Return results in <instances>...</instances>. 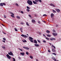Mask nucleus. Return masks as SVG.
<instances>
[{
	"instance_id": "f257e3e1",
	"label": "nucleus",
	"mask_w": 61,
	"mask_h": 61,
	"mask_svg": "<svg viewBox=\"0 0 61 61\" xmlns=\"http://www.w3.org/2000/svg\"><path fill=\"white\" fill-rule=\"evenodd\" d=\"M27 3L29 5H33V2L31 0H28L27 1Z\"/></svg>"
},
{
	"instance_id": "f03ea898",
	"label": "nucleus",
	"mask_w": 61,
	"mask_h": 61,
	"mask_svg": "<svg viewBox=\"0 0 61 61\" xmlns=\"http://www.w3.org/2000/svg\"><path fill=\"white\" fill-rule=\"evenodd\" d=\"M23 48L25 49H26V50H29V48L28 47H26L25 46L23 47Z\"/></svg>"
},
{
	"instance_id": "7ed1b4c3",
	"label": "nucleus",
	"mask_w": 61,
	"mask_h": 61,
	"mask_svg": "<svg viewBox=\"0 0 61 61\" xmlns=\"http://www.w3.org/2000/svg\"><path fill=\"white\" fill-rule=\"evenodd\" d=\"M6 56H7V57L9 58V59H11V57L8 54H7L6 55Z\"/></svg>"
},
{
	"instance_id": "20e7f679",
	"label": "nucleus",
	"mask_w": 61,
	"mask_h": 61,
	"mask_svg": "<svg viewBox=\"0 0 61 61\" xmlns=\"http://www.w3.org/2000/svg\"><path fill=\"white\" fill-rule=\"evenodd\" d=\"M52 34L53 36H57V34L56 33H52Z\"/></svg>"
},
{
	"instance_id": "39448f33",
	"label": "nucleus",
	"mask_w": 61,
	"mask_h": 61,
	"mask_svg": "<svg viewBox=\"0 0 61 61\" xmlns=\"http://www.w3.org/2000/svg\"><path fill=\"white\" fill-rule=\"evenodd\" d=\"M21 36L22 37H25V38H26V37H27L26 36L24 35L23 34H22L21 35Z\"/></svg>"
},
{
	"instance_id": "423d86ee",
	"label": "nucleus",
	"mask_w": 61,
	"mask_h": 61,
	"mask_svg": "<svg viewBox=\"0 0 61 61\" xmlns=\"http://www.w3.org/2000/svg\"><path fill=\"white\" fill-rule=\"evenodd\" d=\"M8 54L10 55H11V56H12L13 55V53L11 52H10V53H8Z\"/></svg>"
},
{
	"instance_id": "0eeeda50",
	"label": "nucleus",
	"mask_w": 61,
	"mask_h": 61,
	"mask_svg": "<svg viewBox=\"0 0 61 61\" xmlns=\"http://www.w3.org/2000/svg\"><path fill=\"white\" fill-rule=\"evenodd\" d=\"M54 15L53 13H51V18H53L54 17Z\"/></svg>"
},
{
	"instance_id": "6e6552de",
	"label": "nucleus",
	"mask_w": 61,
	"mask_h": 61,
	"mask_svg": "<svg viewBox=\"0 0 61 61\" xmlns=\"http://www.w3.org/2000/svg\"><path fill=\"white\" fill-rule=\"evenodd\" d=\"M50 40L51 41H53V40H56V39L55 38H51L50 39Z\"/></svg>"
},
{
	"instance_id": "1a4fd4ad",
	"label": "nucleus",
	"mask_w": 61,
	"mask_h": 61,
	"mask_svg": "<svg viewBox=\"0 0 61 61\" xmlns=\"http://www.w3.org/2000/svg\"><path fill=\"white\" fill-rule=\"evenodd\" d=\"M50 5L51 6H53V7H55V5H54L53 4H50Z\"/></svg>"
},
{
	"instance_id": "9d476101",
	"label": "nucleus",
	"mask_w": 61,
	"mask_h": 61,
	"mask_svg": "<svg viewBox=\"0 0 61 61\" xmlns=\"http://www.w3.org/2000/svg\"><path fill=\"white\" fill-rule=\"evenodd\" d=\"M34 46H36L37 47L38 46H39V45L38 44H35L34 45Z\"/></svg>"
},
{
	"instance_id": "9b49d317",
	"label": "nucleus",
	"mask_w": 61,
	"mask_h": 61,
	"mask_svg": "<svg viewBox=\"0 0 61 61\" xmlns=\"http://www.w3.org/2000/svg\"><path fill=\"white\" fill-rule=\"evenodd\" d=\"M32 22L33 23H36V21L34 19H33L32 20Z\"/></svg>"
},
{
	"instance_id": "f8f14e48",
	"label": "nucleus",
	"mask_w": 61,
	"mask_h": 61,
	"mask_svg": "<svg viewBox=\"0 0 61 61\" xmlns=\"http://www.w3.org/2000/svg\"><path fill=\"white\" fill-rule=\"evenodd\" d=\"M34 43H35V44H37V41H36V40H34Z\"/></svg>"
},
{
	"instance_id": "ddd939ff",
	"label": "nucleus",
	"mask_w": 61,
	"mask_h": 61,
	"mask_svg": "<svg viewBox=\"0 0 61 61\" xmlns=\"http://www.w3.org/2000/svg\"><path fill=\"white\" fill-rule=\"evenodd\" d=\"M20 55H22V56H24V55H25V53L24 52H21L20 53Z\"/></svg>"
},
{
	"instance_id": "4468645a",
	"label": "nucleus",
	"mask_w": 61,
	"mask_h": 61,
	"mask_svg": "<svg viewBox=\"0 0 61 61\" xmlns=\"http://www.w3.org/2000/svg\"><path fill=\"white\" fill-rule=\"evenodd\" d=\"M20 30L21 31V33H23V28L22 27L20 28Z\"/></svg>"
},
{
	"instance_id": "2eb2a0df",
	"label": "nucleus",
	"mask_w": 61,
	"mask_h": 61,
	"mask_svg": "<svg viewBox=\"0 0 61 61\" xmlns=\"http://www.w3.org/2000/svg\"><path fill=\"white\" fill-rule=\"evenodd\" d=\"M52 51L53 52H56V50L54 49H52Z\"/></svg>"
},
{
	"instance_id": "dca6fc26",
	"label": "nucleus",
	"mask_w": 61,
	"mask_h": 61,
	"mask_svg": "<svg viewBox=\"0 0 61 61\" xmlns=\"http://www.w3.org/2000/svg\"><path fill=\"white\" fill-rule=\"evenodd\" d=\"M46 33H47V34H49L50 33V31L48 30H47L46 31Z\"/></svg>"
},
{
	"instance_id": "f3484780",
	"label": "nucleus",
	"mask_w": 61,
	"mask_h": 61,
	"mask_svg": "<svg viewBox=\"0 0 61 61\" xmlns=\"http://www.w3.org/2000/svg\"><path fill=\"white\" fill-rule=\"evenodd\" d=\"M56 10L57 11V13H59L60 11V10L59 9H56Z\"/></svg>"
},
{
	"instance_id": "a211bd4d",
	"label": "nucleus",
	"mask_w": 61,
	"mask_h": 61,
	"mask_svg": "<svg viewBox=\"0 0 61 61\" xmlns=\"http://www.w3.org/2000/svg\"><path fill=\"white\" fill-rule=\"evenodd\" d=\"M22 41L23 42L26 43V41L25 40H22Z\"/></svg>"
},
{
	"instance_id": "6ab92c4d",
	"label": "nucleus",
	"mask_w": 61,
	"mask_h": 61,
	"mask_svg": "<svg viewBox=\"0 0 61 61\" xmlns=\"http://www.w3.org/2000/svg\"><path fill=\"white\" fill-rule=\"evenodd\" d=\"M51 58L52 59H53V60H54L56 59L55 58L54 56H52L51 57Z\"/></svg>"
},
{
	"instance_id": "aec40b11",
	"label": "nucleus",
	"mask_w": 61,
	"mask_h": 61,
	"mask_svg": "<svg viewBox=\"0 0 61 61\" xmlns=\"http://www.w3.org/2000/svg\"><path fill=\"white\" fill-rule=\"evenodd\" d=\"M33 3H34V4H37V3L35 1H33Z\"/></svg>"
},
{
	"instance_id": "412c9836",
	"label": "nucleus",
	"mask_w": 61,
	"mask_h": 61,
	"mask_svg": "<svg viewBox=\"0 0 61 61\" xmlns=\"http://www.w3.org/2000/svg\"><path fill=\"white\" fill-rule=\"evenodd\" d=\"M0 6H3V4L2 3H0Z\"/></svg>"
},
{
	"instance_id": "4be33fe9",
	"label": "nucleus",
	"mask_w": 61,
	"mask_h": 61,
	"mask_svg": "<svg viewBox=\"0 0 61 61\" xmlns=\"http://www.w3.org/2000/svg\"><path fill=\"white\" fill-rule=\"evenodd\" d=\"M29 39H31V40H33V38L30 37H29Z\"/></svg>"
},
{
	"instance_id": "5701e85b",
	"label": "nucleus",
	"mask_w": 61,
	"mask_h": 61,
	"mask_svg": "<svg viewBox=\"0 0 61 61\" xmlns=\"http://www.w3.org/2000/svg\"><path fill=\"white\" fill-rule=\"evenodd\" d=\"M30 57L31 59H33V57L32 56H30Z\"/></svg>"
},
{
	"instance_id": "b1692460",
	"label": "nucleus",
	"mask_w": 61,
	"mask_h": 61,
	"mask_svg": "<svg viewBox=\"0 0 61 61\" xmlns=\"http://www.w3.org/2000/svg\"><path fill=\"white\" fill-rule=\"evenodd\" d=\"M47 36L48 37H50V36H51V35L48 34H47Z\"/></svg>"
},
{
	"instance_id": "393cba45",
	"label": "nucleus",
	"mask_w": 61,
	"mask_h": 61,
	"mask_svg": "<svg viewBox=\"0 0 61 61\" xmlns=\"http://www.w3.org/2000/svg\"><path fill=\"white\" fill-rule=\"evenodd\" d=\"M52 54L54 55L55 56H56V53H52Z\"/></svg>"
},
{
	"instance_id": "a878e982",
	"label": "nucleus",
	"mask_w": 61,
	"mask_h": 61,
	"mask_svg": "<svg viewBox=\"0 0 61 61\" xmlns=\"http://www.w3.org/2000/svg\"><path fill=\"white\" fill-rule=\"evenodd\" d=\"M53 11V13H56V11L55 10H52Z\"/></svg>"
},
{
	"instance_id": "bb28decb",
	"label": "nucleus",
	"mask_w": 61,
	"mask_h": 61,
	"mask_svg": "<svg viewBox=\"0 0 61 61\" xmlns=\"http://www.w3.org/2000/svg\"><path fill=\"white\" fill-rule=\"evenodd\" d=\"M26 25H28V26H29V24H28V23L27 22H26Z\"/></svg>"
},
{
	"instance_id": "cd10ccee",
	"label": "nucleus",
	"mask_w": 61,
	"mask_h": 61,
	"mask_svg": "<svg viewBox=\"0 0 61 61\" xmlns=\"http://www.w3.org/2000/svg\"><path fill=\"white\" fill-rule=\"evenodd\" d=\"M26 54L27 55H29V53L28 52H26Z\"/></svg>"
},
{
	"instance_id": "c85d7f7f",
	"label": "nucleus",
	"mask_w": 61,
	"mask_h": 61,
	"mask_svg": "<svg viewBox=\"0 0 61 61\" xmlns=\"http://www.w3.org/2000/svg\"><path fill=\"white\" fill-rule=\"evenodd\" d=\"M45 38L46 39H47V40H49V38H48L46 37Z\"/></svg>"
},
{
	"instance_id": "c756f323",
	"label": "nucleus",
	"mask_w": 61,
	"mask_h": 61,
	"mask_svg": "<svg viewBox=\"0 0 61 61\" xmlns=\"http://www.w3.org/2000/svg\"><path fill=\"white\" fill-rule=\"evenodd\" d=\"M52 47H53L54 49H56V47L54 45H52Z\"/></svg>"
},
{
	"instance_id": "7c9ffc66",
	"label": "nucleus",
	"mask_w": 61,
	"mask_h": 61,
	"mask_svg": "<svg viewBox=\"0 0 61 61\" xmlns=\"http://www.w3.org/2000/svg\"><path fill=\"white\" fill-rule=\"evenodd\" d=\"M11 17H13V18L15 17V16L12 15H11Z\"/></svg>"
},
{
	"instance_id": "2f4dec72",
	"label": "nucleus",
	"mask_w": 61,
	"mask_h": 61,
	"mask_svg": "<svg viewBox=\"0 0 61 61\" xmlns=\"http://www.w3.org/2000/svg\"><path fill=\"white\" fill-rule=\"evenodd\" d=\"M26 10L27 12H29V11H30V10L28 9H27Z\"/></svg>"
},
{
	"instance_id": "473e14b6",
	"label": "nucleus",
	"mask_w": 61,
	"mask_h": 61,
	"mask_svg": "<svg viewBox=\"0 0 61 61\" xmlns=\"http://www.w3.org/2000/svg\"><path fill=\"white\" fill-rule=\"evenodd\" d=\"M16 6H18L19 5H18V3H17L16 4Z\"/></svg>"
},
{
	"instance_id": "72a5a7b5",
	"label": "nucleus",
	"mask_w": 61,
	"mask_h": 61,
	"mask_svg": "<svg viewBox=\"0 0 61 61\" xmlns=\"http://www.w3.org/2000/svg\"><path fill=\"white\" fill-rule=\"evenodd\" d=\"M2 48H3L4 49H5V47L4 46H2Z\"/></svg>"
},
{
	"instance_id": "f704fd0d",
	"label": "nucleus",
	"mask_w": 61,
	"mask_h": 61,
	"mask_svg": "<svg viewBox=\"0 0 61 61\" xmlns=\"http://www.w3.org/2000/svg\"><path fill=\"white\" fill-rule=\"evenodd\" d=\"M15 31H17V29L16 28H15Z\"/></svg>"
},
{
	"instance_id": "c9c22d12",
	"label": "nucleus",
	"mask_w": 61,
	"mask_h": 61,
	"mask_svg": "<svg viewBox=\"0 0 61 61\" xmlns=\"http://www.w3.org/2000/svg\"><path fill=\"white\" fill-rule=\"evenodd\" d=\"M35 1L36 2H38V0H35Z\"/></svg>"
},
{
	"instance_id": "e433bc0d",
	"label": "nucleus",
	"mask_w": 61,
	"mask_h": 61,
	"mask_svg": "<svg viewBox=\"0 0 61 61\" xmlns=\"http://www.w3.org/2000/svg\"><path fill=\"white\" fill-rule=\"evenodd\" d=\"M38 1H39L40 3H41V2H42V0H38Z\"/></svg>"
},
{
	"instance_id": "4c0bfd02",
	"label": "nucleus",
	"mask_w": 61,
	"mask_h": 61,
	"mask_svg": "<svg viewBox=\"0 0 61 61\" xmlns=\"http://www.w3.org/2000/svg\"><path fill=\"white\" fill-rule=\"evenodd\" d=\"M13 61H15V58H13Z\"/></svg>"
},
{
	"instance_id": "58836bf2",
	"label": "nucleus",
	"mask_w": 61,
	"mask_h": 61,
	"mask_svg": "<svg viewBox=\"0 0 61 61\" xmlns=\"http://www.w3.org/2000/svg\"><path fill=\"white\" fill-rule=\"evenodd\" d=\"M3 39L5 41V40H6V39H5V38H3Z\"/></svg>"
},
{
	"instance_id": "ea45409f",
	"label": "nucleus",
	"mask_w": 61,
	"mask_h": 61,
	"mask_svg": "<svg viewBox=\"0 0 61 61\" xmlns=\"http://www.w3.org/2000/svg\"><path fill=\"white\" fill-rule=\"evenodd\" d=\"M27 9H30V8H29V6H27Z\"/></svg>"
},
{
	"instance_id": "a19ab883",
	"label": "nucleus",
	"mask_w": 61,
	"mask_h": 61,
	"mask_svg": "<svg viewBox=\"0 0 61 61\" xmlns=\"http://www.w3.org/2000/svg\"><path fill=\"white\" fill-rule=\"evenodd\" d=\"M37 41L38 42H39V43H41V42L40 41L38 40H37Z\"/></svg>"
},
{
	"instance_id": "79ce46f5",
	"label": "nucleus",
	"mask_w": 61,
	"mask_h": 61,
	"mask_svg": "<svg viewBox=\"0 0 61 61\" xmlns=\"http://www.w3.org/2000/svg\"><path fill=\"white\" fill-rule=\"evenodd\" d=\"M43 15L44 16H47L46 15V14H44V15Z\"/></svg>"
},
{
	"instance_id": "37998d69",
	"label": "nucleus",
	"mask_w": 61,
	"mask_h": 61,
	"mask_svg": "<svg viewBox=\"0 0 61 61\" xmlns=\"http://www.w3.org/2000/svg\"><path fill=\"white\" fill-rule=\"evenodd\" d=\"M30 41H31V42H32V43H33L34 42L33 40H30Z\"/></svg>"
},
{
	"instance_id": "c03bdc74",
	"label": "nucleus",
	"mask_w": 61,
	"mask_h": 61,
	"mask_svg": "<svg viewBox=\"0 0 61 61\" xmlns=\"http://www.w3.org/2000/svg\"><path fill=\"white\" fill-rule=\"evenodd\" d=\"M2 33H3V34H5V35H6V33H5L4 32V31H2Z\"/></svg>"
},
{
	"instance_id": "a18cd8bd",
	"label": "nucleus",
	"mask_w": 61,
	"mask_h": 61,
	"mask_svg": "<svg viewBox=\"0 0 61 61\" xmlns=\"http://www.w3.org/2000/svg\"><path fill=\"white\" fill-rule=\"evenodd\" d=\"M43 43H46V41L45 40H43Z\"/></svg>"
},
{
	"instance_id": "49530a36",
	"label": "nucleus",
	"mask_w": 61,
	"mask_h": 61,
	"mask_svg": "<svg viewBox=\"0 0 61 61\" xmlns=\"http://www.w3.org/2000/svg\"><path fill=\"white\" fill-rule=\"evenodd\" d=\"M2 4L4 5H5V3H3Z\"/></svg>"
},
{
	"instance_id": "de8ad7c7",
	"label": "nucleus",
	"mask_w": 61,
	"mask_h": 61,
	"mask_svg": "<svg viewBox=\"0 0 61 61\" xmlns=\"http://www.w3.org/2000/svg\"><path fill=\"white\" fill-rule=\"evenodd\" d=\"M17 18H18L19 19H20V18L19 17V16H17L16 17Z\"/></svg>"
},
{
	"instance_id": "09e8293b",
	"label": "nucleus",
	"mask_w": 61,
	"mask_h": 61,
	"mask_svg": "<svg viewBox=\"0 0 61 61\" xmlns=\"http://www.w3.org/2000/svg\"><path fill=\"white\" fill-rule=\"evenodd\" d=\"M38 23H39V24H41V22H40V21H38Z\"/></svg>"
},
{
	"instance_id": "8fccbe9b",
	"label": "nucleus",
	"mask_w": 61,
	"mask_h": 61,
	"mask_svg": "<svg viewBox=\"0 0 61 61\" xmlns=\"http://www.w3.org/2000/svg\"><path fill=\"white\" fill-rule=\"evenodd\" d=\"M29 17H30V18H31V15H29Z\"/></svg>"
},
{
	"instance_id": "3c124183",
	"label": "nucleus",
	"mask_w": 61,
	"mask_h": 61,
	"mask_svg": "<svg viewBox=\"0 0 61 61\" xmlns=\"http://www.w3.org/2000/svg\"><path fill=\"white\" fill-rule=\"evenodd\" d=\"M21 13H22V14H23V13H24V12H23V11H21Z\"/></svg>"
},
{
	"instance_id": "603ef678",
	"label": "nucleus",
	"mask_w": 61,
	"mask_h": 61,
	"mask_svg": "<svg viewBox=\"0 0 61 61\" xmlns=\"http://www.w3.org/2000/svg\"><path fill=\"white\" fill-rule=\"evenodd\" d=\"M4 18H6V16H5V15H4Z\"/></svg>"
},
{
	"instance_id": "864d4df0",
	"label": "nucleus",
	"mask_w": 61,
	"mask_h": 61,
	"mask_svg": "<svg viewBox=\"0 0 61 61\" xmlns=\"http://www.w3.org/2000/svg\"><path fill=\"white\" fill-rule=\"evenodd\" d=\"M18 58H19V59L20 60V59H21V58L20 57H18Z\"/></svg>"
},
{
	"instance_id": "5fc2aeb1",
	"label": "nucleus",
	"mask_w": 61,
	"mask_h": 61,
	"mask_svg": "<svg viewBox=\"0 0 61 61\" xmlns=\"http://www.w3.org/2000/svg\"><path fill=\"white\" fill-rule=\"evenodd\" d=\"M20 24L21 25H23L24 24V23H20Z\"/></svg>"
},
{
	"instance_id": "6e6d98bb",
	"label": "nucleus",
	"mask_w": 61,
	"mask_h": 61,
	"mask_svg": "<svg viewBox=\"0 0 61 61\" xmlns=\"http://www.w3.org/2000/svg\"><path fill=\"white\" fill-rule=\"evenodd\" d=\"M43 36H44L45 37H46V36H45V34H43Z\"/></svg>"
},
{
	"instance_id": "4d7b16f0",
	"label": "nucleus",
	"mask_w": 61,
	"mask_h": 61,
	"mask_svg": "<svg viewBox=\"0 0 61 61\" xmlns=\"http://www.w3.org/2000/svg\"><path fill=\"white\" fill-rule=\"evenodd\" d=\"M58 25L57 24L56 25V27H58Z\"/></svg>"
},
{
	"instance_id": "13d9d810",
	"label": "nucleus",
	"mask_w": 61,
	"mask_h": 61,
	"mask_svg": "<svg viewBox=\"0 0 61 61\" xmlns=\"http://www.w3.org/2000/svg\"><path fill=\"white\" fill-rule=\"evenodd\" d=\"M48 52H49V53H50V50H48Z\"/></svg>"
},
{
	"instance_id": "bf43d9fd",
	"label": "nucleus",
	"mask_w": 61,
	"mask_h": 61,
	"mask_svg": "<svg viewBox=\"0 0 61 61\" xmlns=\"http://www.w3.org/2000/svg\"><path fill=\"white\" fill-rule=\"evenodd\" d=\"M2 41L3 42H4V43H5V41Z\"/></svg>"
},
{
	"instance_id": "052dcab7",
	"label": "nucleus",
	"mask_w": 61,
	"mask_h": 61,
	"mask_svg": "<svg viewBox=\"0 0 61 61\" xmlns=\"http://www.w3.org/2000/svg\"><path fill=\"white\" fill-rule=\"evenodd\" d=\"M19 49L20 51H22V49H21L20 48H19Z\"/></svg>"
},
{
	"instance_id": "680f3d73",
	"label": "nucleus",
	"mask_w": 61,
	"mask_h": 61,
	"mask_svg": "<svg viewBox=\"0 0 61 61\" xmlns=\"http://www.w3.org/2000/svg\"><path fill=\"white\" fill-rule=\"evenodd\" d=\"M54 61H57V60H56V59H55L54 60Z\"/></svg>"
},
{
	"instance_id": "e2e57ef3",
	"label": "nucleus",
	"mask_w": 61,
	"mask_h": 61,
	"mask_svg": "<svg viewBox=\"0 0 61 61\" xmlns=\"http://www.w3.org/2000/svg\"><path fill=\"white\" fill-rule=\"evenodd\" d=\"M35 16H37V15H36V14H35Z\"/></svg>"
},
{
	"instance_id": "0e129e2a",
	"label": "nucleus",
	"mask_w": 61,
	"mask_h": 61,
	"mask_svg": "<svg viewBox=\"0 0 61 61\" xmlns=\"http://www.w3.org/2000/svg\"><path fill=\"white\" fill-rule=\"evenodd\" d=\"M43 22H44V23H45V21H44V20H43L42 21Z\"/></svg>"
},
{
	"instance_id": "69168bd1",
	"label": "nucleus",
	"mask_w": 61,
	"mask_h": 61,
	"mask_svg": "<svg viewBox=\"0 0 61 61\" xmlns=\"http://www.w3.org/2000/svg\"><path fill=\"white\" fill-rule=\"evenodd\" d=\"M2 25H3V26H5V25H3V24H2Z\"/></svg>"
},
{
	"instance_id": "338daca9",
	"label": "nucleus",
	"mask_w": 61,
	"mask_h": 61,
	"mask_svg": "<svg viewBox=\"0 0 61 61\" xmlns=\"http://www.w3.org/2000/svg\"><path fill=\"white\" fill-rule=\"evenodd\" d=\"M36 61H38V59H36Z\"/></svg>"
},
{
	"instance_id": "774afa93",
	"label": "nucleus",
	"mask_w": 61,
	"mask_h": 61,
	"mask_svg": "<svg viewBox=\"0 0 61 61\" xmlns=\"http://www.w3.org/2000/svg\"><path fill=\"white\" fill-rule=\"evenodd\" d=\"M12 15H14V14H12Z\"/></svg>"
}]
</instances>
